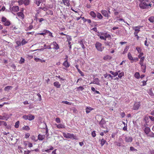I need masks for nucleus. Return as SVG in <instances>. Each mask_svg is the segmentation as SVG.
<instances>
[{
  "mask_svg": "<svg viewBox=\"0 0 154 154\" xmlns=\"http://www.w3.org/2000/svg\"><path fill=\"white\" fill-rule=\"evenodd\" d=\"M63 135L64 137L68 139H71L72 140H77L78 139L77 137L72 134L69 133H65L63 132Z\"/></svg>",
  "mask_w": 154,
  "mask_h": 154,
  "instance_id": "nucleus-1",
  "label": "nucleus"
},
{
  "mask_svg": "<svg viewBox=\"0 0 154 154\" xmlns=\"http://www.w3.org/2000/svg\"><path fill=\"white\" fill-rule=\"evenodd\" d=\"M152 5V4L147 3L146 2L143 1L140 2L139 6L141 8L144 9L148 8V6L151 7Z\"/></svg>",
  "mask_w": 154,
  "mask_h": 154,
  "instance_id": "nucleus-2",
  "label": "nucleus"
},
{
  "mask_svg": "<svg viewBox=\"0 0 154 154\" xmlns=\"http://www.w3.org/2000/svg\"><path fill=\"white\" fill-rule=\"evenodd\" d=\"M95 46L96 49L99 51H102L104 49V47L102 46L101 43L98 42H96Z\"/></svg>",
  "mask_w": 154,
  "mask_h": 154,
  "instance_id": "nucleus-3",
  "label": "nucleus"
},
{
  "mask_svg": "<svg viewBox=\"0 0 154 154\" xmlns=\"http://www.w3.org/2000/svg\"><path fill=\"white\" fill-rule=\"evenodd\" d=\"M101 13L104 16L107 17V19H108L110 17L109 15L108 14L107 11L106 10H102L101 11Z\"/></svg>",
  "mask_w": 154,
  "mask_h": 154,
  "instance_id": "nucleus-4",
  "label": "nucleus"
},
{
  "mask_svg": "<svg viewBox=\"0 0 154 154\" xmlns=\"http://www.w3.org/2000/svg\"><path fill=\"white\" fill-rule=\"evenodd\" d=\"M100 80L98 78H96L95 79H94V81L93 82H91L90 84H96L98 85H100Z\"/></svg>",
  "mask_w": 154,
  "mask_h": 154,
  "instance_id": "nucleus-5",
  "label": "nucleus"
},
{
  "mask_svg": "<svg viewBox=\"0 0 154 154\" xmlns=\"http://www.w3.org/2000/svg\"><path fill=\"white\" fill-rule=\"evenodd\" d=\"M44 47H45V48H43V49L42 48L41 49H37L35 50H32L31 51H36L37 50H43L44 49H51V48L50 45L47 46V45L46 44H45L44 45Z\"/></svg>",
  "mask_w": 154,
  "mask_h": 154,
  "instance_id": "nucleus-6",
  "label": "nucleus"
},
{
  "mask_svg": "<svg viewBox=\"0 0 154 154\" xmlns=\"http://www.w3.org/2000/svg\"><path fill=\"white\" fill-rule=\"evenodd\" d=\"M106 123V122L103 119H102L101 120L100 122L99 123V125L100 126V127L103 128H105L103 126Z\"/></svg>",
  "mask_w": 154,
  "mask_h": 154,
  "instance_id": "nucleus-7",
  "label": "nucleus"
},
{
  "mask_svg": "<svg viewBox=\"0 0 154 154\" xmlns=\"http://www.w3.org/2000/svg\"><path fill=\"white\" fill-rule=\"evenodd\" d=\"M125 140L127 142H131L132 141L133 139L130 137H125Z\"/></svg>",
  "mask_w": 154,
  "mask_h": 154,
  "instance_id": "nucleus-8",
  "label": "nucleus"
},
{
  "mask_svg": "<svg viewBox=\"0 0 154 154\" xmlns=\"http://www.w3.org/2000/svg\"><path fill=\"white\" fill-rule=\"evenodd\" d=\"M19 7L17 6H13L11 10L14 12H17L19 11Z\"/></svg>",
  "mask_w": 154,
  "mask_h": 154,
  "instance_id": "nucleus-9",
  "label": "nucleus"
},
{
  "mask_svg": "<svg viewBox=\"0 0 154 154\" xmlns=\"http://www.w3.org/2000/svg\"><path fill=\"white\" fill-rule=\"evenodd\" d=\"M99 142H100V144L102 146H103L106 143H107L106 141L103 138L100 139L99 140Z\"/></svg>",
  "mask_w": 154,
  "mask_h": 154,
  "instance_id": "nucleus-10",
  "label": "nucleus"
},
{
  "mask_svg": "<svg viewBox=\"0 0 154 154\" xmlns=\"http://www.w3.org/2000/svg\"><path fill=\"white\" fill-rule=\"evenodd\" d=\"M52 44H53V46H54V47L53 48L56 50H58L59 48V45L56 42H53L52 43Z\"/></svg>",
  "mask_w": 154,
  "mask_h": 154,
  "instance_id": "nucleus-11",
  "label": "nucleus"
},
{
  "mask_svg": "<svg viewBox=\"0 0 154 154\" xmlns=\"http://www.w3.org/2000/svg\"><path fill=\"white\" fill-rule=\"evenodd\" d=\"M140 106L139 103H135L133 107L134 109V110H137L139 109Z\"/></svg>",
  "mask_w": 154,
  "mask_h": 154,
  "instance_id": "nucleus-12",
  "label": "nucleus"
},
{
  "mask_svg": "<svg viewBox=\"0 0 154 154\" xmlns=\"http://www.w3.org/2000/svg\"><path fill=\"white\" fill-rule=\"evenodd\" d=\"M94 109L90 106H87L85 109L86 112V113L88 114L90 112Z\"/></svg>",
  "mask_w": 154,
  "mask_h": 154,
  "instance_id": "nucleus-13",
  "label": "nucleus"
},
{
  "mask_svg": "<svg viewBox=\"0 0 154 154\" xmlns=\"http://www.w3.org/2000/svg\"><path fill=\"white\" fill-rule=\"evenodd\" d=\"M63 65L66 68H67L70 66V64L68 62L67 59L63 63Z\"/></svg>",
  "mask_w": 154,
  "mask_h": 154,
  "instance_id": "nucleus-14",
  "label": "nucleus"
},
{
  "mask_svg": "<svg viewBox=\"0 0 154 154\" xmlns=\"http://www.w3.org/2000/svg\"><path fill=\"white\" fill-rule=\"evenodd\" d=\"M43 32H45L46 34H48V35L51 36V37H54V36L52 35V33L46 29H44Z\"/></svg>",
  "mask_w": 154,
  "mask_h": 154,
  "instance_id": "nucleus-15",
  "label": "nucleus"
},
{
  "mask_svg": "<svg viewBox=\"0 0 154 154\" xmlns=\"http://www.w3.org/2000/svg\"><path fill=\"white\" fill-rule=\"evenodd\" d=\"M142 71L143 72H146V65L143 64L140 65Z\"/></svg>",
  "mask_w": 154,
  "mask_h": 154,
  "instance_id": "nucleus-16",
  "label": "nucleus"
},
{
  "mask_svg": "<svg viewBox=\"0 0 154 154\" xmlns=\"http://www.w3.org/2000/svg\"><path fill=\"white\" fill-rule=\"evenodd\" d=\"M144 131L146 134H148L150 131V128L148 127H146L144 130Z\"/></svg>",
  "mask_w": 154,
  "mask_h": 154,
  "instance_id": "nucleus-17",
  "label": "nucleus"
},
{
  "mask_svg": "<svg viewBox=\"0 0 154 154\" xmlns=\"http://www.w3.org/2000/svg\"><path fill=\"white\" fill-rule=\"evenodd\" d=\"M54 86L56 87L57 88H60L61 86V85L58 82H54Z\"/></svg>",
  "mask_w": 154,
  "mask_h": 154,
  "instance_id": "nucleus-18",
  "label": "nucleus"
},
{
  "mask_svg": "<svg viewBox=\"0 0 154 154\" xmlns=\"http://www.w3.org/2000/svg\"><path fill=\"white\" fill-rule=\"evenodd\" d=\"M28 120L29 121H31L34 119L35 118V116H34L32 115L31 114H29L28 115Z\"/></svg>",
  "mask_w": 154,
  "mask_h": 154,
  "instance_id": "nucleus-19",
  "label": "nucleus"
},
{
  "mask_svg": "<svg viewBox=\"0 0 154 154\" xmlns=\"http://www.w3.org/2000/svg\"><path fill=\"white\" fill-rule=\"evenodd\" d=\"M56 125V126L58 128H65V126L62 124H59L58 125Z\"/></svg>",
  "mask_w": 154,
  "mask_h": 154,
  "instance_id": "nucleus-20",
  "label": "nucleus"
},
{
  "mask_svg": "<svg viewBox=\"0 0 154 154\" xmlns=\"http://www.w3.org/2000/svg\"><path fill=\"white\" fill-rule=\"evenodd\" d=\"M90 15L93 18H95L96 17V14L94 11H91L90 13Z\"/></svg>",
  "mask_w": 154,
  "mask_h": 154,
  "instance_id": "nucleus-21",
  "label": "nucleus"
},
{
  "mask_svg": "<svg viewBox=\"0 0 154 154\" xmlns=\"http://www.w3.org/2000/svg\"><path fill=\"white\" fill-rule=\"evenodd\" d=\"M128 59L131 60H134V58L132 56L130 52H129L128 54Z\"/></svg>",
  "mask_w": 154,
  "mask_h": 154,
  "instance_id": "nucleus-22",
  "label": "nucleus"
},
{
  "mask_svg": "<svg viewBox=\"0 0 154 154\" xmlns=\"http://www.w3.org/2000/svg\"><path fill=\"white\" fill-rule=\"evenodd\" d=\"M83 41V40H80V41H79V43L80 45L82 47V48L83 49H85V45H84Z\"/></svg>",
  "mask_w": 154,
  "mask_h": 154,
  "instance_id": "nucleus-23",
  "label": "nucleus"
},
{
  "mask_svg": "<svg viewBox=\"0 0 154 154\" xmlns=\"http://www.w3.org/2000/svg\"><path fill=\"white\" fill-rule=\"evenodd\" d=\"M63 1L65 5H67L68 6L70 5L69 1L68 0H63Z\"/></svg>",
  "mask_w": 154,
  "mask_h": 154,
  "instance_id": "nucleus-24",
  "label": "nucleus"
},
{
  "mask_svg": "<svg viewBox=\"0 0 154 154\" xmlns=\"http://www.w3.org/2000/svg\"><path fill=\"white\" fill-rule=\"evenodd\" d=\"M7 125L6 122L3 121H0V126L4 125V126H6Z\"/></svg>",
  "mask_w": 154,
  "mask_h": 154,
  "instance_id": "nucleus-25",
  "label": "nucleus"
},
{
  "mask_svg": "<svg viewBox=\"0 0 154 154\" xmlns=\"http://www.w3.org/2000/svg\"><path fill=\"white\" fill-rule=\"evenodd\" d=\"M45 138V136L44 135H42L40 134H39L38 135V139L39 140H42Z\"/></svg>",
  "mask_w": 154,
  "mask_h": 154,
  "instance_id": "nucleus-26",
  "label": "nucleus"
},
{
  "mask_svg": "<svg viewBox=\"0 0 154 154\" xmlns=\"http://www.w3.org/2000/svg\"><path fill=\"white\" fill-rule=\"evenodd\" d=\"M22 129L23 130H26V131H28L30 129V128L27 125H24Z\"/></svg>",
  "mask_w": 154,
  "mask_h": 154,
  "instance_id": "nucleus-27",
  "label": "nucleus"
},
{
  "mask_svg": "<svg viewBox=\"0 0 154 154\" xmlns=\"http://www.w3.org/2000/svg\"><path fill=\"white\" fill-rule=\"evenodd\" d=\"M104 43L106 45H107L110 47H112V44L110 42H109L108 41L105 42H104Z\"/></svg>",
  "mask_w": 154,
  "mask_h": 154,
  "instance_id": "nucleus-28",
  "label": "nucleus"
},
{
  "mask_svg": "<svg viewBox=\"0 0 154 154\" xmlns=\"http://www.w3.org/2000/svg\"><path fill=\"white\" fill-rule=\"evenodd\" d=\"M96 16L97 17V18H98L99 19H101L103 17L101 14L98 12L96 14Z\"/></svg>",
  "mask_w": 154,
  "mask_h": 154,
  "instance_id": "nucleus-29",
  "label": "nucleus"
},
{
  "mask_svg": "<svg viewBox=\"0 0 154 154\" xmlns=\"http://www.w3.org/2000/svg\"><path fill=\"white\" fill-rule=\"evenodd\" d=\"M148 20L150 22L153 23L154 22V17L151 16L149 17Z\"/></svg>",
  "mask_w": 154,
  "mask_h": 154,
  "instance_id": "nucleus-30",
  "label": "nucleus"
},
{
  "mask_svg": "<svg viewBox=\"0 0 154 154\" xmlns=\"http://www.w3.org/2000/svg\"><path fill=\"white\" fill-rule=\"evenodd\" d=\"M148 93L150 95L152 96H154V94L152 91V88H150L149 90L148 91Z\"/></svg>",
  "mask_w": 154,
  "mask_h": 154,
  "instance_id": "nucleus-31",
  "label": "nucleus"
},
{
  "mask_svg": "<svg viewBox=\"0 0 154 154\" xmlns=\"http://www.w3.org/2000/svg\"><path fill=\"white\" fill-rule=\"evenodd\" d=\"M12 88V87L11 86H7L5 88L4 90L5 91H8L10 90H11Z\"/></svg>",
  "mask_w": 154,
  "mask_h": 154,
  "instance_id": "nucleus-32",
  "label": "nucleus"
},
{
  "mask_svg": "<svg viewBox=\"0 0 154 154\" xmlns=\"http://www.w3.org/2000/svg\"><path fill=\"white\" fill-rule=\"evenodd\" d=\"M145 57H143L140 58V61L139 62V64L140 65H142L143 64V62L144 60Z\"/></svg>",
  "mask_w": 154,
  "mask_h": 154,
  "instance_id": "nucleus-33",
  "label": "nucleus"
},
{
  "mask_svg": "<svg viewBox=\"0 0 154 154\" xmlns=\"http://www.w3.org/2000/svg\"><path fill=\"white\" fill-rule=\"evenodd\" d=\"M124 72H122L118 74V76L120 79H121L122 77L124 75Z\"/></svg>",
  "mask_w": 154,
  "mask_h": 154,
  "instance_id": "nucleus-34",
  "label": "nucleus"
},
{
  "mask_svg": "<svg viewBox=\"0 0 154 154\" xmlns=\"http://www.w3.org/2000/svg\"><path fill=\"white\" fill-rule=\"evenodd\" d=\"M134 76L137 79H139L140 78V74L138 72H136L134 74Z\"/></svg>",
  "mask_w": 154,
  "mask_h": 154,
  "instance_id": "nucleus-35",
  "label": "nucleus"
},
{
  "mask_svg": "<svg viewBox=\"0 0 154 154\" xmlns=\"http://www.w3.org/2000/svg\"><path fill=\"white\" fill-rule=\"evenodd\" d=\"M17 14L18 16L21 17H24V15L23 12H18L17 13Z\"/></svg>",
  "mask_w": 154,
  "mask_h": 154,
  "instance_id": "nucleus-36",
  "label": "nucleus"
},
{
  "mask_svg": "<svg viewBox=\"0 0 154 154\" xmlns=\"http://www.w3.org/2000/svg\"><path fill=\"white\" fill-rule=\"evenodd\" d=\"M109 72L112 75H114L115 76H117L118 75V72H113V71H109Z\"/></svg>",
  "mask_w": 154,
  "mask_h": 154,
  "instance_id": "nucleus-37",
  "label": "nucleus"
},
{
  "mask_svg": "<svg viewBox=\"0 0 154 154\" xmlns=\"http://www.w3.org/2000/svg\"><path fill=\"white\" fill-rule=\"evenodd\" d=\"M23 3L24 5L26 6L28 5L29 4V0H25L23 1Z\"/></svg>",
  "mask_w": 154,
  "mask_h": 154,
  "instance_id": "nucleus-38",
  "label": "nucleus"
},
{
  "mask_svg": "<svg viewBox=\"0 0 154 154\" xmlns=\"http://www.w3.org/2000/svg\"><path fill=\"white\" fill-rule=\"evenodd\" d=\"M10 24V21L7 20L4 23V25L5 26H8Z\"/></svg>",
  "mask_w": 154,
  "mask_h": 154,
  "instance_id": "nucleus-39",
  "label": "nucleus"
},
{
  "mask_svg": "<svg viewBox=\"0 0 154 154\" xmlns=\"http://www.w3.org/2000/svg\"><path fill=\"white\" fill-rule=\"evenodd\" d=\"M34 2L37 6H39L41 3L38 0H34Z\"/></svg>",
  "mask_w": 154,
  "mask_h": 154,
  "instance_id": "nucleus-40",
  "label": "nucleus"
},
{
  "mask_svg": "<svg viewBox=\"0 0 154 154\" xmlns=\"http://www.w3.org/2000/svg\"><path fill=\"white\" fill-rule=\"evenodd\" d=\"M104 36L105 37V38H109V39H110L111 38L110 35L107 33H106L105 34Z\"/></svg>",
  "mask_w": 154,
  "mask_h": 154,
  "instance_id": "nucleus-41",
  "label": "nucleus"
},
{
  "mask_svg": "<svg viewBox=\"0 0 154 154\" xmlns=\"http://www.w3.org/2000/svg\"><path fill=\"white\" fill-rule=\"evenodd\" d=\"M27 42H28L26 41L24 39H23L21 42V44L22 45H23L27 43Z\"/></svg>",
  "mask_w": 154,
  "mask_h": 154,
  "instance_id": "nucleus-42",
  "label": "nucleus"
},
{
  "mask_svg": "<svg viewBox=\"0 0 154 154\" xmlns=\"http://www.w3.org/2000/svg\"><path fill=\"white\" fill-rule=\"evenodd\" d=\"M46 13L48 14H50L51 15H52L53 14V11L51 10L48 11V12H46Z\"/></svg>",
  "mask_w": 154,
  "mask_h": 154,
  "instance_id": "nucleus-43",
  "label": "nucleus"
},
{
  "mask_svg": "<svg viewBox=\"0 0 154 154\" xmlns=\"http://www.w3.org/2000/svg\"><path fill=\"white\" fill-rule=\"evenodd\" d=\"M19 121H17L15 123V127L16 128H18L19 126Z\"/></svg>",
  "mask_w": 154,
  "mask_h": 154,
  "instance_id": "nucleus-44",
  "label": "nucleus"
},
{
  "mask_svg": "<svg viewBox=\"0 0 154 154\" xmlns=\"http://www.w3.org/2000/svg\"><path fill=\"white\" fill-rule=\"evenodd\" d=\"M104 77L106 78L108 76V78L109 77H110V78H111L112 79V77H113V76H112V75H111L110 74H104Z\"/></svg>",
  "mask_w": 154,
  "mask_h": 154,
  "instance_id": "nucleus-45",
  "label": "nucleus"
},
{
  "mask_svg": "<svg viewBox=\"0 0 154 154\" xmlns=\"http://www.w3.org/2000/svg\"><path fill=\"white\" fill-rule=\"evenodd\" d=\"M148 136L154 137V133H153L152 132H150V133L148 135Z\"/></svg>",
  "mask_w": 154,
  "mask_h": 154,
  "instance_id": "nucleus-46",
  "label": "nucleus"
},
{
  "mask_svg": "<svg viewBox=\"0 0 154 154\" xmlns=\"http://www.w3.org/2000/svg\"><path fill=\"white\" fill-rule=\"evenodd\" d=\"M37 20H38L39 21V22L41 23L44 20L43 18H36V20L37 21Z\"/></svg>",
  "mask_w": 154,
  "mask_h": 154,
  "instance_id": "nucleus-47",
  "label": "nucleus"
},
{
  "mask_svg": "<svg viewBox=\"0 0 154 154\" xmlns=\"http://www.w3.org/2000/svg\"><path fill=\"white\" fill-rule=\"evenodd\" d=\"M25 60L23 58L21 57L19 63L21 64L23 63L24 62Z\"/></svg>",
  "mask_w": 154,
  "mask_h": 154,
  "instance_id": "nucleus-48",
  "label": "nucleus"
},
{
  "mask_svg": "<svg viewBox=\"0 0 154 154\" xmlns=\"http://www.w3.org/2000/svg\"><path fill=\"white\" fill-rule=\"evenodd\" d=\"M16 43L17 45V47H19V46H20L22 44L21 42L20 41H16Z\"/></svg>",
  "mask_w": 154,
  "mask_h": 154,
  "instance_id": "nucleus-49",
  "label": "nucleus"
},
{
  "mask_svg": "<svg viewBox=\"0 0 154 154\" xmlns=\"http://www.w3.org/2000/svg\"><path fill=\"white\" fill-rule=\"evenodd\" d=\"M136 49L139 53H140L142 51V49L138 47H136Z\"/></svg>",
  "mask_w": 154,
  "mask_h": 154,
  "instance_id": "nucleus-50",
  "label": "nucleus"
},
{
  "mask_svg": "<svg viewBox=\"0 0 154 154\" xmlns=\"http://www.w3.org/2000/svg\"><path fill=\"white\" fill-rule=\"evenodd\" d=\"M140 28L138 27V26L135 27L134 29L135 32H138L140 31Z\"/></svg>",
  "mask_w": 154,
  "mask_h": 154,
  "instance_id": "nucleus-51",
  "label": "nucleus"
},
{
  "mask_svg": "<svg viewBox=\"0 0 154 154\" xmlns=\"http://www.w3.org/2000/svg\"><path fill=\"white\" fill-rule=\"evenodd\" d=\"M130 151H137V149H135L134 148L133 146H131L130 147Z\"/></svg>",
  "mask_w": 154,
  "mask_h": 154,
  "instance_id": "nucleus-52",
  "label": "nucleus"
},
{
  "mask_svg": "<svg viewBox=\"0 0 154 154\" xmlns=\"http://www.w3.org/2000/svg\"><path fill=\"white\" fill-rule=\"evenodd\" d=\"M78 90L82 91L84 89V88L82 86H79L77 88Z\"/></svg>",
  "mask_w": 154,
  "mask_h": 154,
  "instance_id": "nucleus-53",
  "label": "nucleus"
},
{
  "mask_svg": "<svg viewBox=\"0 0 154 154\" xmlns=\"http://www.w3.org/2000/svg\"><path fill=\"white\" fill-rule=\"evenodd\" d=\"M19 3V5H22L23 4H24L23 1L22 0H19L18 2Z\"/></svg>",
  "mask_w": 154,
  "mask_h": 154,
  "instance_id": "nucleus-54",
  "label": "nucleus"
},
{
  "mask_svg": "<svg viewBox=\"0 0 154 154\" xmlns=\"http://www.w3.org/2000/svg\"><path fill=\"white\" fill-rule=\"evenodd\" d=\"M46 134L47 136H49V134L48 133V129L46 125Z\"/></svg>",
  "mask_w": 154,
  "mask_h": 154,
  "instance_id": "nucleus-55",
  "label": "nucleus"
},
{
  "mask_svg": "<svg viewBox=\"0 0 154 154\" xmlns=\"http://www.w3.org/2000/svg\"><path fill=\"white\" fill-rule=\"evenodd\" d=\"M55 121L57 123H60V119L58 117L56 118Z\"/></svg>",
  "mask_w": 154,
  "mask_h": 154,
  "instance_id": "nucleus-56",
  "label": "nucleus"
},
{
  "mask_svg": "<svg viewBox=\"0 0 154 154\" xmlns=\"http://www.w3.org/2000/svg\"><path fill=\"white\" fill-rule=\"evenodd\" d=\"M7 20V19L5 17H2V22L5 23Z\"/></svg>",
  "mask_w": 154,
  "mask_h": 154,
  "instance_id": "nucleus-57",
  "label": "nucleus"
},
{
  "mask_svg": "<svg viewBox=\"0 0 154 154\" xmlns=\"http://www.w3.org/2000/svg\"><path fill=\"white\" fill-rule=\"evenodd\" d=\"M139 54L138 56V57L139 58H141V57H142V56L143 55V52H140L139 53Z\"/></svg>",
  "mask_w": 154,
  "mask_h": 154,
  "instance_id": "nucleus-58",
  "label": "nucleus"
},
{
  "mask_svg": "<svg viewBox=\"0 0 154 154\" xmlns=\"http://www.w3.org/2000/svg\"><path fill=\"white\" fill-rule=\"evenodd\" d=\"M91 135L93 137H95L96 136V134L95 131H93L92 132Z\"/></svg>",
  "mask_w": 154,
  "mask_h": 154,
  "instance_id": "nucleus-59",
  "label": "nucleus"
},
{
  "mask_svg": "<svg viewBox=\"0 0 154 154\" xmlns=\"http://www.w3.org/2000/svg\"><path fill=\"white\" fill-rule=\"evenodd\" d=\"M30 152L31 151L30 150H25L24 151V153L25 154H29Z\"/></svg>",
  "mask_w": 154,
  "mask_h": 154,
  "instance_id": "nucleus-60",
  "label": "nucleus"
},
{
  "mask_svg": "<svg viewBox=\"0 0 154 154\" xmlns=\"http://www.w3.org/2000/svg\"><path fill=\"white\" fill-rule=\"evenodd\" d=\"M23 118L26 120L28 119V115H25L23 116Z\"/></svg>",
  "mask_w": 154,
  "mask_h": 154,
  "instance_id": "nucleus-61",
  "label": "nucleus"
},
{
  "mask_svg": "<svg viewBox=\"0 0 154 154\" xmlns=\"http://www.w3.org/2000/svg\"><path fill=\"white\" fill-rule=\"evenodd\" d=\"M115 143L116 145L119 146H121V143L120 142H116Z\"/></svg>",
  "mask_w": 154,
  "mask_h": 154,
  "instance_id": "nucleus-62",
  "label": "nucleus"
},
{
  "mask_svg": "<svg viewBox=\"0 0 154 154\" xmlns=\"http://www.w3.org/2000/svg\"><path fill=\"white\" fill-rule=\"evenodd\" d=\"M149 117L151 121H154V117L153 116H149Z\"/></svg>",
  "mask_w": 154,
  "mask_h": 154,
  "instance_id": "nucleus-63",
  "label": "nucleus"
},
{
  "mask_svg": "<svg viewBox=\"0 0 154 154\" xmlns=\"http://www.w3.org/2000/svg\"><path fill=\"white\" fill-rule=\"evenodd\" d=\"M120 115L122 118H123L125 115V113L124 112L121 113Z\"/></svg>",
  "mask_w": 154,
  "mask_h": 154,
  "instance_id": "nucleus-64",
  "label": "nucleus"
}]
</instances>
